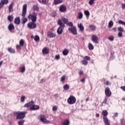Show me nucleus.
<instances>
[{"instance_id":"47","label":"nucleus","mask_w":125,"mask_h":125,"mask_svg":"<svg viewBox=\"0 0 125 125\" xmlns=\"http://www.w3.org/2000/svg\"><path fill=\"white\" fill-rule=\"evenodd\" d=\"M16 48L18 50H21L22 49V46H21V45H16Z\"/></svg>"},{"instance_id":"58","label":"nucleus","mask_w":125,"mask_h":125,"mask_svg":"<svg viewBox=\"0 0 125 125\" xmlns=\"http://www.w3.org/2000/svg\"><path fill=\"white\" fill-rule=\"evenodd\" d=\"M122 9H124L125 8V3H123L122 4Z\"/></svg>"},{"instance_id":"48","label":"nucleus","mask_w":125,"mask_h":125,"mask_svg":"<svg viewBox=\"0 0 125 125\" xmlns=\"http://www.w3.org/2000/svg\"><path fill=\"white\" fill-rule=\"evenodd\" d=\"M107 102H108V100L107 99V97H105L104 101L103 102V104H107Z\"/></svg>"},{"instance_id":"33","label":"nucleus","mask_w":125,"mask_h":125,"mask_svg":"<svg viewBox=\"0 0 125 125\" xmlns=\"http://www.w3.org/2000/svg\"><path fill=\"white\" fill-rule=\"evenodd\" d=\"M83 13L80 12L78 14V19H83Z\"/></svg>"},{"instance_id":"43","label":"nucleus","mask_w":125,"mask_h":125,"mask_svg":"<svg viewBox=\"0 0 125 125\" xmlns=\"http://www.w3.org/2000/svg\"><path fill=\"white\" fill-rule=\"evenodd\" d=\"M66 25H68V26H69V27H71V28L74 27V26H73V22H72L71 21H70V22L68 21Z\"/></svg>"},{"instance_id":"12","label":"nucleus","mask_w":125,"mask_h":125,"mask_svg":"<svg viewBox=\"0 0 125 125\" xmlns=\"http://www.w3.org/2000/svg\"><path fill=\"white\" fill-rule=\"evenodd\" d=\"M68 31H70L73 35H78V33L77 32V28L75 26L69 28Z\"/></svg>"},{"instance_id":"1","label":"nucleus","mask_w":125,"mask_h":125,"mask_svg":"<svg viewBox=\"0 0 125 125\" xmlns=\"http://www.w3.org/2000/svg\"><path fill=\"white\" fill-rule=\"evenodd\" d=\"M34 104H35V102L32 101L30 102L25 104L24 105V107H25V108H28V107H30V110H32V111L39 110V109H40V106Z\"/></svg>"},{"instance_id":"62","label":"nucleus","mask_w":125,"mask_h":125,"mask_svg":"<svg viewBox=\"0 0 125 125\" xmlns=\"http://www.w3.org/2000/svg\"><path fill=\"white\" fill-rule=\"evenodd\" d=\"M88 100H89V98H86V99H85V101L86 102H87V101H88Z\"/></svg>"},{"instance_id":"24","label":"nucleus","mask_w":125,"mask_h":125,"mask_svg":"<svg viewBox=\"0 0 125 125\" xmlns=\"http://www.w3.org/2000/svg\"><path fill=\"white\" fill-rule=\"evenodd\" d=\"M63 2V0H54V4L55 5H57V4H60Z\"/></svg>"},{"instance_id":"32","label":"nucleus","mask_w":125,"mask_h":125,"mask_svg":"<svg viewBox=\"0 0 125 125\" xmlns=\"http://www.w3.org/2000/svg\"><path fill=\"white\" fill-rule=\"evenodd\" d=\"M69 53V50L68 49H65L62 51V54H63L64 56L68 55V54Z\"/></svg>"},{"instance_id":"10","label":"nucleus","mask_w":125,"mask_h":125,"mask_svg":"<svg viewBox=\"0 0 125 125\" xmlns=\"http://www.w3.org/2000/svg\"><path fill=\"white\" fill-rule=\"evenodd\" d=\"M47 35L49 39H52L56 37V34L52 31H48L47 32Z\"/></svg>"},{"instance_id":"27","label":"nucleus","mask_w":125,"mask_h":125,"mask_svg":"<svg viewBox=\"0 0 125 125\" xmlns=\"http://www.w3.org/2000/svg\"><path fill=\"white\" fill-rule=\"evenodd\" d=\"M88 48L89 49V50H93L94 49V46L91 43H89L88 44Z\"/></svg>"},{"instance_id":"56","label":"nucleus","mask_w":125,"mask_h":125,"mask_svg":"<svg viewBox=\"0 0 125 125\" xmlns=\"http://www.w3.org/2000/svg\"><path fill=\"white\" fill-rule=\"evenodd\" d=\"M79 75L80 76H82V75H83V71L80 70V72H79Z\"/></svg>"},{"instance_id":"21","label":"nucleus","mask_w":125,"mask_h":125,"mask_svg":"<svg viewBox=\"0 0 125 125\" xmlns=\"http://www.w3.org/2000/svg\"><path fill=\"white\" fill-rule=\"evenodd\" d=\"M13 5H14V2H12L9 6V12H12L13 11Z\"/></svg>"},{"instance_id":"6","label":"nucleus","mask_w":125,"mask_h":125,"mask_svg":"<svg viewBox=\"0 0 125 125\" xmlns=\"http://www.w3.org/2000/svg\"><path fill=\"white\" fill-rule=\"evenodd\" d=\"M77 101V99L75 96L73 95H71L67 99V103L69 104V105H73V104H75Z\"/></svg>"},{"instance_id":"42","label":"nucleus","mask_w":125,"mask_h":125,"mask_svg":"<svg viewBox=\"0 0 125 125\" xmlns=\"http://www.w3.org/2000/svg\"><path fill=\"white\" fill-rule=\"evenodd\" d=\"M58 110V106L57 105H54L53 106L52 110L53 111H57Z\"/></svg>"},{"instance_id":"11","label":"nucleus","mask_w":125,"mask_h":125,"mask_svg":"<svg viewBox=\"0 0 125 125\" xmlns=\"http://www.w3.org/2000/svg\"><path fill=\"white\" fill-rule=\"evenodd\" d=\"M105 95L107 97H110L112 95V92L110 90V88L106 87L104 90Z\"/></svg>"},{"instance_id":"46","label":"nucleus","mask_w":125,"mask_h":125,"mask_svg":"<svg viewBox=\"0 0 125 125\" xmlns=\"http://www.w3.org/2000/svg\"><path fill=\"white\" fill-rule=\"evenodd\" d=\"M20 45L23 46L24 45V40L21 39L20 41Z\"/></svg>"},{"instance_id":"35","label":"nucleus","mask_w":125,"mask_h":125,"mask_svg":"<svg viewBox=\"0 0 125 125\" xmlns=\"http://www.w3.org/2000/svg\"><path fill=\"white\" fill-rule=\"evenodd\" d=\"M118 31H119V32L121 33H124V32H125V30L124 29V28L121 26L118 28Z\"/></svg>"},{"instance_id":"13","label":"nucleus","mask_w":125,"mask_h":125,"mask_svg":"<svg viewBox=\"0 0 125 125\" xmlns=\"http://www.w3.org/2000/svg\"><path fill=\"white\" fill-rule=\"evenodd\" d=\"M91 41L96 44L98 43V37L96 36V35H93L91 37Z\"/></svg>"},{"instance_id":"17","label":"nucleus","mask_w":125,"mask_h":125,"mask_svg":"<svg viewBox=\"0 0 125 125\" xmlns=\"http://www.w3.org/2000/svg\"><path fill=\"white\" fill-rule=\"evenodd\" d=\"M40 3H42L44 5H47L48 4V0H38Z\"/></svg>"},{"instance_id":"50","label":"nucleus","mask_w":125,"mask_h":125,"mask_svg":"<svg viewBox=\"0 0 125 125\" xmlns=\"http://www.w3.org/2000/svg\"><path fill=\"white\" fill-rule=\"evenodd\" d=\"M115 38L114 37V36H111V37H108V39L109 40V41H111V42H113V41H114Z\"/></svg>"},{"instance_id":"38","label":"nucleus","mask_w":125,"mask_h":125,"mask_svg":"<svg viewBox=\"0 0 125 125\" xmlns=\"http://www.w3.org/2000/svg\"><path fill=\"white\" fill-rule=\"evenodd\" d=\"M65 80H66V75H63L61 79V82H62V83H64Z\"/></svg>"},{"instance_id":"64","label":"nucleus","mask_w":125,"mask_h":125,"mask_svg":"<svg viewBox=\"0 0 125 125\" xmlns=\"http://www.w3.org/2000/svg\"><path fill=\"white\" fill-rule=\"evenodd\" d=\"M1 65H2V61L0 62V67L1 66Z\"/></svg>"},{"instance_id":"59","label":"nucleus","mask_w":125,"mask_h":125,"mask_svg":"<svg viewBox=\"0 0 125 125\" xmlns=\"http://www.w3.org/2000/svg\"><path fill=\"white\" fill-rule=\"evenodd\" d=\"M112 31H113V32H116L117 31V28L116 27H113Z\"/></svg>"},{"instance_id":"41","label":"nucleus","mask_w":125,"mask_h":125,"mask_svg":"<svg viewBox=\"0 0 125 125\" xmlns=\"http://www.w3.org/2000/svg\"><path fill=\"white\" fill-rule=\"evenodd\" d=\"M34 41H35V42H39L40 41V37L39 36L36 35L34 37Z\"/></svg>"},{"instance_id":"34","label":"nucleus","mask_w":125,"mask_h":125,"mask_svg":"<svg viewBox=\"0 0 125 125\" xmlns=\"http://www.w3.org/2000/svg\"><path fill=\"white\" fill-rule=\"evenodd\" d=\"M69 88H70V86L68 84H65L63 86V89L64 90H68Z\"/></svg>"},{"instance_id":"18","label":"nucleus","mask_w":125,"mask_h":125,"mask_svg":"<svg viewBox=\"0 0 125 125\" xmlns=\"http://www.w3.org/2000/svg\"><path fill=\"white\" fill-rule=\"evenodd\" d=\"M61 22L64 24V25H65V24H66V25H67V24L68 23V22H69V20H68V19L65 18H62L61 19V20H60Z\"/></svg>"},{"instance_id":"26","label":"nucleus","mask_w":125,"mask_h":125,"mask_svg":"<svg viewBox=\"0 0 125 125\" xmlns=\"http://www.w3.org/2000/svg\"><path fill=\"white\" fill-rule=\"evenodd\" d=\"M8 28L9 29V31H12V30H14V25H13L12 23H10L9 26H8Z\"/></svg>"},{"instance_id":"49","label":"nucleus","mask_w":125,"mask_h":125,"mask_svg":"<svg viewBox=\"0 0 125 125\" xmlns=\"http://www.w3.org/2000/svg\"><path fill=\"white\" fill-rule=\"evenodd\" d=\"M25 98H26L25 97V96H21V101L22 103L24 102L25 101Z\"/></svg>"},{"instance_id":"57","label":"nucleus","mask_w":125,"mask_h":125,"mask_svg":"<svg viewBox=\"0 0 125 125\" xmlns=\"http://www.w3.org/2000/svg\"><path fill=\"white\" fill-rule=\"evenodd\" d=\"M120 88L121 89H122V90H123V91H125V86H121L120 87Z\"/></svg>"},{"instance_id":"55","label":"nucleus","mask_w":125,"mask_h":125,"mask_svg":"<svg viewBox=\"0 0 125 125\" xmlns=\"http://www.w3.org/2000/svg\"><path fill=\"white\" fill-rule=\"evenodd\" d=\"M118 116H119V113L118 112H115L114 113V116H113V118H114V117H118Z\"/></svg>"},{"instance_id":"3","label":"nucleus","mask_w":125,"mask_h":125,"mask_svg":"<svg viewBox=\"0 0 125 125\" xmlns=\"http://www.w3.org/2000/svg\"><path fill=\"white\" fill-rule=\"evenodd\" d=\"M58 25H59L60 27L57 30V33L58 35H61V34L63 33V30H64V28H65V24H64L63 22H61V20H59L58 21Z\"/></svg>"},{"instance_id":"54","label":"nucleus","mask_w":125,"mask_h":125,"mask_svg":"<svg viewBox=\"0 0 125 125\" xmlns=\"http://www.w3.org/2000/svg\"><path fill=\"white\" fill-rule=\"evenodd\" d=\"M55 59H56L57 60H59V59H60V55H57L55 56Z\"/></svg>"},{"instance_id":"60","label":"nucleus","mask_w":125,"mask_h":125,"mask_svg":"<svg viewBox=\"0 0 125 125\" xmlns=\"http://www.w3.org/2000/svg\"><path fill=\"white\" fill-rule=\"evenodd\" d=\"M81 82L82 83H84L85 82V79L84 78H83L81 80Z\"/></svg>"},{"instance_id":"15","label":"nucleus","mask_w":125,"mask_h":125,"mask_svg":"<svg viewBox=\"0 0 125 125\" xmlns=\"http://www.w3.org/2000/svg\"><path fill=\"white\" fill-rule=\"evenodd\" d=\"M8 2H9L8 0H2L0 2V9H1L3 5H4V4H7Z\"/></svg>"},{"instance_id":"8","label":"nucleus","mask_w":125,"mask_h":125,"mask_svg":"<svg viewBox=\"0 0 125 125\" xmlns=\"http://www.w3.org/2000/svg\"><path fill=\"white\" fill-rule=\"evenodd\" d=\"M83 60L82 61V63L83 65L86 66V65L88 64V62H87V61H89V60H90V57H89L88 56H86L83 58Z\"/></svg>"},{"instance_id":"20","label":"nucleus","mask_w":125,"mask_h":125,"mask_svg":"<svg viewBox=\"0 0 125 125\" xmlns=\"http://www.w3.org/2000/svg\"><path fill=\"white\" fill-rule=\"evenodd\" d=\"M20 17H17L15 19L14 23L15 24H16L17 25H19L20 24Z\"/></svg>"},{"instance_id":"61","label":"nucleus","mask_w":125,"mask_h":125,"mask_svg":"<svg viewBox=\"0 0 125 125\" xmlns=\"http://www.w3.org/2000/svg\"><path fill=\"white\" fill-rule=\"evenodd\" d=\"M96 116L97 118L99 117V113H97V114H96Z\"/></svg>"},{"instance_id":"63","label":"nucleus","mask_w":125,"mask_h":125,"mask_svg":"<svg viewBox=\"0 0 125 125\" xmlns=\"http://www.w3.org/2000/svg\"><path fill=\"white\" fill-rule=\"evenodd\" d=\"M122 101H125V98H123L122 99Z\"/></svg>"},{"instance_id":"16","label":"nucleus","mask_w":125,"mask_h":125,"mask_svg":"<svg viewBox=\"0 0 125 125\" xmlns=\"http://www.w3.org/2000/svg\"><path fill=\"white\" fill-rule=\"evenodd\" d=\"M103 119L105 125H111L110 120H109L108 117H103Z\"/></svg>"},{"instance_id":"39","label":"nucleus","mask_w":125,"mask_h":125,"mask_svg":"<svg viewBox=\"0 0 125 125\" xmlns=\"http://www.w3.org/2000/svg\"><path fill=\"white\" fill-rule=\"evenodd\" d=\"M120 124L121 125H125V121L124 118L120 119Z\"/></svg>"},{"instance_id":"29","label":"nucleus","mask_w":125,"mask_h":125,"mask_svg":"<svg viewBox=\"0 0 125 125\" xmlns=\"http://www.w3.org/2000/svg\"><path fill=\"white\" fill-rule=\"evenodd\" d=\"M89 27L91 31H95V29H96V26L93 25H89Z\"/></svg>"},{"instance_id":"40","label":"nucleus","mask_w":125,"mask_h":125,"mask_svg":"<svg viewBox=\"0 0 125 125\" xmlns=\"http://www.w3.org/2000/svg\"><path fill=\"white\" fill-rule=\"evenodd\" d=\"M8 20L9 22H12V20H13V16H8Z\"/></svg>"},{"instance_id":"2","label":"nucleus","mask_w":125,"mask_h":125,"mask_svg":"<svg viewBox=\"0 0 125 125\" xmlns=\"http://www.w3.org/2000/svg\"><path fill=\"white\" fill-rule=\"evenodd\" d=\"M27 14V4H25L23 5L22 7V17L23 18L21 19L22 24H25L26 22L28 21V19L25 18Z\"/></svg>"},{"instance_id":"23","label":"nucleus","mask_w":125,"mask_h":125,"mask_svg":"<svg viewBox=\"0 0 125 125\" xmlns=\"http://www.w3.org/2000/svg\"><path fill=\"white\" fill-rule=\"evenodd\" d=\"M42 52L43 54H48V53H49V49L45 47L43 48Z\"/></svg>"},{"instance_id":"45","label":"nucleus","mask_w":125,"mask_h":125,"mask_svg":"<svg viewBox=\"0 0 125 125\" xmlns=\"http://www.w3.org/2000/svg\"><path fill=\"white\" fill-rule=\"evenodd\" d=\"M118 23L119 24H121V25H124V26H125V22L122 20H119Z\"/></svg>"},{"instance_id":"28","label":"nucleus","mask_w":125,"mask_h":125,"mask_svg":"<svg viewBox=\"0 0 125 125\" xmlns=\"http://www.w3.org/2000/svg\"><path fill=\"white\" fill-rule=\"evenodd\" d=\"M8 51H9L10 53H13V54L15 53V50L12 48V47L8 48Z\"/></svg>"},{"instance_id":"53","label":"nucleus","mask_w":125,"mask_h":125,"mask_svg":"<svg viewBox=\"0 0 125 125\" xmlns=\"http://www.w3.org/2000/svg\"><path fill=\"white\" fill-rule=\"evenodd\" d=\"M93 3H94V1L92 0H90L89 1V4H90V5H92V4H93Z\"/></svg>"},{"instance_id":"44","label":"nucleus","mask_w":125,"mask_h":125,"mask_svg":"<svg viewBox=\"0 0 125 125\" xmlns=\"http://www.w3.org/2000/svg\"><path fill=\"white\" fill-rule=\"evenodd\" d=\"M24 120H20L18 122L19 125H23L24 124Z\"/></svg>"},{"instance_id":"4","label":"nucleus","mask_w":125,"mask_h":125,"mask_svg":"<svg viewBox=\"0 0 125 125\" xmlns=\"http://www.w3.org/2000/svg\"><path fill=\"white\" fill-rule=\"evenodd\" d=\"M38 119L40 120V122H42L43 124H48L51 123L50 121H49V120H47L46 119V117L42 114H41L40 115H39Z\"/></svg>"},{"instance_id":"5","label":"nucleus","mask_w":125,"mask_h":125,"mask_svg":"<svg viewBox=\"0 0 125 125\" xmlns=\"http://www.w3.org/2000/svg\"><path fill=\"white\" fill-rule=\"evenodd\" d=\"M16 115H17L16 119L17 120H21L22 119H24L25 118L26 114H27V112H17L16 113Z\"/></svg>"},{"instance_id":"22","label":"nucleus","mask_w":125,"mask_h":125,"mask_svg":"<svg viewBox=\"0 0 125 125\" xmlns=\"http://www.w3.org/2000/svg\"><path fill=\"white\" fill-rule=\"evenodd\" d=\"M70 125V120L69 119H65L63 122H62V125Z\"/></svg>"},{"instance_id":"36","label":"nucleus","mask_w":125,"mask_h":125,"mask_svg":"<svg viewBox=\"0 0 125 125\" xmlns=\"http://www.w3.org/2000/svg\"><path fill=\"white\" fill-rule=\"evenodd\" d=\"M84 14L86 16V17H88V16L90 15V13H89V11H88V10L84 11Z\"/></svg>"},{"instance_id":"51","label":"nucleus","mask_w":125,"mask_h":125,"mask_svg":"<svg viewBox=\"0 0 125 125\" xmlns=\"http://www.w3.org/2000/svg\"><path fill=\"white\" fill-rule=\"evenodd\" d=\"M105 85H111V83H110V82L109 81H106L105 83Z\"/></svg>"},{"instance_id":"19","label":"nucleus","mask_w":125,"mask_h":125,"mask_svg":"<svg viewBox=\"0 0 125 125\" xmlns=\"http://www.w3.org/2000/svg\"><path fill=\"white\" fill-rule=\"evenodd\" d=\"M78 27L80 29L81 32H83L84 31V26H83L82 23H78Z\"/></svg>"},{"instance_id":"9","label":"nucleus","mask_w":125,"mask_h":125,"mask_svg":"<svg viewBox=\"0 0 125 125\" xmlns=\"http://www.w3.org/2000/svg\"><path fill=\"white\" fill-rule=\"evenodd\" d=\"M36 21H31L29 22L27 24V27L29 29H36L37 28V24L35 22Z\"/></svg>"},{"instance_id":"25","label":"nucleus","mask_w":125,"mask_h":125,"mask_svg":"<svg viewBox=\"0 0 125 125\" xmlns=\"http://www.w3.org/2000/svg\"><path fill=\"white\" fill-rule=\"evenodd\" d=\"M102 115L103 116V118H107V116H108V111L106 110H104L102 111Z\"/></svg>"},{"instance_id":"7","label":"nucleus","mask_w":125,"mask_h":125,"mask_svg":"<svg viewBox=\"0 0 125 125\" xmlns=\"http://www.w3.org/2000/svg\"><path fill=\"white\" fill-rule=\"evenodd\" d=\"M37 13L33 12L32 14H30L27 18L32 22H37Z\"/></svg>"},{"instance_id":"30","label":"nucleus","mask_w":125,"mask_h":125,"mask_svg":"<svg viewBox=\"0 0 125 125\" xmlns=\"http://www.w3.org/2000/svg\"><path fill=\"white\" fill-rule=\"evenodd\" d=\"M112 26H114V22H113L112 21H110L108 23V27L109 29H111Z\"/></svg>"},{"instance_id":"37","label":"nucleus","mask_w":125,"mask_h":125,"mask_svg":"<svg viewBox=\"0 0 125 125\" xmlns=\"http://www.w3.org/2000/svg\"><path fill=\"white\" fill-rule=\"evenodd\" d=\"M33 8L34 10H35L36 11H39V10L40 9V8L37 5H33Z\"/></svg>"},{"instance_id":"14","label":"nucleus","mask_w":125,"mask_h":125,"mask_svg":"<svg viewBox=\"0 0 125 125\" xmlns=\"http://www.w3.org/2000/svg\"><path fill=\"white\" fill-rule=\"evenodd\" d=\"M60 12H66L67 11V7L65 5H61L59 7Z\"/></svg>"},{"instance_id":"31","label":"nucleus","mask_w":125,"mask_h":125,"mask_svg":"<svg viewBox=\"0 0 125 125\" xmlns=\"http://www.w3.org/2000/svg\"><path fill=\"white\" fill-rule=\"evenodd\" d=\"M20 70H21V73H24L25 71H26V67L25 66L20 67Z\"/></svg>"},{"instance_id":"52","label":"nucleus","mask_w":125,"mask_h":125,"mask_svg":"<svg viewBox=\"0 0 125 125\" xmlns=\"http://www.w3.org/2000/svg\"><path fill=\"white\" fill-rule=\"evenodd\" d=\"M118 36L119 37V38H122V37H123V32H119Z\"/></svg>"}]
</instances>
